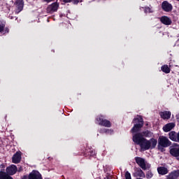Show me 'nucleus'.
<instances>
[{
  "mask_svg": "<svg viewBox=\"0 0 179 179\" xmlns=\"http://www.w3.org/2000/svg\"><path fill=\"white\" fill-rule=\"evenodd\" d=\"M162 8L165 12H171L173 10V6L166 1L162 3Z\"/></svg>",
  "mask_w": 179,
  "mask_h": 179,
  "instance_id": "obj_8",
  "label": "nucleus"
},
{
  "mask_svg": "<svg viewBox=\"0 0 179 179\" xmlns=\"http://www.w3.org/2000/svg\"><path fill=\"white\" fill-rule=\"evenodd\" d=\"M161 118L163 120H169L171 117V112L170 111H164L159 113Z\"/></svg>",
  "mask_w": 179,
  "mask_h": 179,
  "instance_id": "obj_19",
  "label": "nucleus"
},
{
  "mask_svg": "<svg viewBox=\"0 0 179 179\" xmlns=\"http://www.w3.org/2000/svg\"><path fill=\"white\" fill-rule=\"evenodd\" d=\"M160 21L162 23H163V24H166V26H170V24H171V23H172L171 19H170L167 16L162 17L160 18Z\"/></svg>",
  "mask_w": 179,
  "mask_h": 179,
  "instance_id": "obj_17",
  "label": "nucleus"
},
{
  "mask_svg": "<svg viewBox=\"0 0 179 179\" xmlns=\"http://www.w3.org/2000/svg\"><path fill=\"white\" fill-rule=\"evenodd\" d=\"M21 179H27V176H24V177H22Z\"/></svg>",
  "mask_w": 179,
  "mask_h": 179,
  "instance_id": "obj_27",
  "label": "nucleus"
},
{
  "mask_svg": "<svg viewBox=\"0 0 179 179\" xmlns=\"http://www.w3.org/2000/svg\"><path fill=\"white\" fill-rule=\"evenodd\" d=\"M136 163L142 169V170H148V166L146 165V162L143 158H141L139 157H135Z\"/></svg>",
  "mask_w": 179,
  "mask_h": 179,
  "instance_id": "obj_4",
  "label": "nucleus"
},
{
  "mask_svg": "<svg viewBox=\"0 0 179 179\" xmlns=\"http://www.w3.org/2000/svg\"><path fill=\"white\" fill-rule=\"evenodd\" d=\"M17 171V167L14 164L10 165L6 169V172L8 173V174H10V176H13V174H16Z\"/></svg>",
  "mask_w": 179,
  "mask_h": 179,
  "instance_id": "obj_10",
  "label": "nucleus"
},
{
  "mask_svg": "<svg viewBox=\"0 0 179 179\" xmlns=\"http://www.w3.org/2000/svg\"><path fill=\"white\" fill-rule=\"evenodd\" d=\"M125 178L126 179H132V178L131 177V173L128 171H126L125 173Z\"/></svg>",
  "mask_w": 179,
  "mask_h": 179,
  "instance_id": "obj_23",
  "label": "nucleus"
},
{
  "mask_svg": "<svg viewBox=\"0 0 179 179\" xmlns=\"http://www.w3.org/2000/svg\"><path fill=\"white\" fill-rule=\"evenodd\" d=\"M29 179H43L41 174L37 171H33L29 176Z\"/></svg>",
  "mask_w": 179,
  "mask_h": 179,
  "instance_id": "obj_12",
  "label": "nucleus"
},
{
  "mask_svg": "<svg viewBox=\"0 0 179 179\" xmlns=\"http://www.w3.org/2000/svg\"><path fill=\"white\" fill-rule=\"evenodd\" d=\"M15 13H20L23 10V6H24V3L23 0H17L15 3Z\"/></svg>",
  "mask_w": 179,
  "mask_h": 179,
  "instance_id": "obj_5",
  "label": "nucleus"
},
{
  "mask_svg": "<svg viewBox=\"0 0 179 179\" xmlns=\"http://www.w3.org/2000/svg\"><path fill=\"white\" fill-rule=\"evenodd\" d=\"M8 10H10V9L9 8H8Z\"/></svg>",
  "mask_w": 179,
  "mask_h": 179,
  "instance_id": "obj_33",
  "label": "nucleus"
},
{
  "mask_svg": "<svg viewBox=\"0 0 179 179\" xmlns=\"http://www.w3.org/2000/svg\"><path fill=\"white\" fill-rule=\"evenodd\" d=\"M22 160V152H17L12 157V162L15 164H17V163H20Z\"/></svg>",
  "mask_w": 179,
  "mask_h": 179,
  "instance_id": "obj_7",
  "label": "nucleus"
},
{
  "mask_svg": "<svg viewBox=\"0 0 179 179\" xmlns=\"http://www.w3.org/2000/svg\"><path fill=\"white\" fill-rule=\"evenodd\" d=\"M3 29H5V23L0 20V33L3 31Z\"/></svg>",
  "mask_w": 179,
  "mask_h": 179,
  "instance_id": "obj_21",
  "label": "nucleus"
},
{
  "mask_svg": "<svg viewBox=\"0 0 179 179\" xmlns=\"http://www.w3.org/2000/svg\"><path fill=\"white\" fill-rule=\"evenodd\" d=\"M151 12H152V9L150 8H149V7L145 8V13H151Z\"/></svg>",
  "mask_w": 179,
  "mask_h": 179,
  "instance_id": "obj_24",
  "label": "nucleus"
},
{
  "mask_svg": "<svg viewBox=\"0 0 179 179\" xmlns=\"http://www.w3.org/2000/svg\"><path fill=\"white\" fill-rule=\"evenodd\" d=\"M22 170H23V169H22V167H20V168L18 169V171H22Z\"/></svg>",
  "mask_w": 179,
  "mask_h": 179,
  "instance_id": "obj_29",
  "label": "nucleus"
},
{
  "mask_svg": "<svg viewBox=\"0 0 179 179\" xmlns=\"http://www.w3.org/2000/svg\"><path fill=\"white\" fill-rule=\"evenodd\" d=\"M146 177L147 178H152V177H153V173H152V171H148L146 173Z\"/></svg>",
  "mask_w": 179,
  "mask_h": 179,
  "instance_id": "obj_22",
  "label": "nucleus"
},
{
  "mask_svg": "<svg viewBox=\"0 0 179 179\" xmlns=\"http://www.w3.org/2000/svg\"><path fill=\"white\" fill-rule=\"evenodd\" d=\"M169 139H171V141H173V142H178V134H177V133H176V131H170L169 133Z\"/></svg>",
  "mask_w": 179,
  "mask_h": 179,
  "instance_id": "obj_18",
  "label": "nucleus"
},
{
  "mask_svg": "<svg viewBox=\"0 0 179 179\" xmlns=\"http://www.w3.org/2000/svg\"><path fill=\"white\" fill-rule=\"evenodd\" d=\"M4 6H8V4H6V3H3Z\"/></svg>",
  "mask_w": 179,
  "mask_h": 179,
  "instance_id": "obj_31",
  "label": "nucleus"
},
{
  "mask_svg": "<svg viewBox=\"0 0 179 179\" xmlns=\"http://www.w3.org/2000/svg\"><path fill=\"white\" fill-rule=\"evenodd\" d=\"M59 5L57 3H53L51 5L48 6L47 8V12L51 13L52 12H57L58 10Z\"/></svg>",
  "mask_w": 179,
  "mask_h": 179,
  "instance_id": "obj_13",
  "label": "nucleus"
},
{
  "mask_svg": "<svg viewBox=\"0 0 179 179\" xmlns=\"http://www.w3.org/2000/svg\"><path fill=\"white\" fill-rule=\"evenodd\" d=\"M74 3H79L78 1H74Z\"/></svg>",
  "mask_w": 179,
  "mask_h": 179,
  "instance_id": "obj_28",
  "label": "nucleus"
},
{
  "mask_svg": "<svg viewBox=\"0 0 179 179\" xmlns=\"http://www.w3.org/2000/svg\"><path fill=\"white\" fill-rule=\"evenodd\" d=\"M174 127H176L175 123H168L163 127V131L164 132H170V131H171V129H173Z\"/></svg>",
  "mask_w": 179,
  "mask_h": 179,
  "instance_id": "obj_14",
  "label": "nucleus"
},
{
  "mask_svg": "<svg viewBox=\"0 0 179 179\" xmlns=\"http://www.w3.org/2000/svg\"><path fill=\"white\" fill-rule=\"evenodd\" d=\"M177 1H178V2H179V0H177Z\"/></svg>",
  "mask_w": 179,
  "mask_h": 179,
  "instance_id": "obj_34",
  "label": "nucleus"
},
{
  "mask_svg": "<svg viewBox=\"0 0 179 179\" xmlns=\"http://www.w3.org/2000/svg\"><path fill=\"white\" fill-rule=\"evenodd\" d=\"M46 2H51L52 0H45Z\"/></svg>",
  "mask_w": 179,
  "mask_h": 179,
  "instance_id": "obj_30",
  "label": "nucleus"
},
{
  "mask_svg": "<svg viewBox=\"0 0 179 179\" xmlns=\"http://www.w3.org/2000/svg\"><path fill=\"white\" fill-rule=\"evenodd\" d=\"M111 130L110 129H104L103 132H106V134H109Z\"/></svg>",
  "mask_w": 179,
  "mask_h": 179,
  "instance_id": "obj_25",
  "label": "nucleus"
},
{
  "mask_svg": "<svg viewBox=\"0 0 179 179\" xmlns=\"http://www.w3.org/2000/svg\"><path fill=\"white\" fill-rule=\"evenodd\" d=\"M157 173L159 176H166V174H169V169L164 166H159L157 168Z\"/></svg>",
  "mask_w": 179,
  "mask_h": 179,
  "instance_id": "obj_15",
  "label": "nucleus"
},
{
  "mask_svg": "<svg viewBox=\"0 0 179 179\" xmlns=\"http://www.w3.org/2000/svg\"><path fill=\"white\" fill-rule=\"evenodd\" d=\"M161 70L162 72L164 73H170V68L169 67L168 65H164L161 67Z\"/></svg>",
  "mask_w": 179,
  "mask_h": 179,
  "instance_id": "obj_20",
  "label": "nucleus"
},
{
  "mask_svg": "<svg viewBox=\"0 0 179 179\" xmlns=\"http://www.w3.org/2000/svg\"><path fill=\"white\" fill-rule=\"evenodd\" d=\"M134 177H137V178L138 177L139 178H145V177H146L145 172H143V171L139 168L136 169V172L134 173Z\"/></svg>",
  "mask_w": 179,
  "mask_h": 179,
  "instance_id": "obj_16",
  "label": "nucleus"
},
{
  "mask_svg": "<svg viewBox=\"0 0 179 179\" xmlns=\"http://www.w3.org/2000/svg\"><path fill=\"white\" fill-rule=\"evenodd\" d=\"M149 135H150V131H146L141 134H136L133 136V142L136 143V145H139L141 150L143 152H145V150H149V149H155L157 145V140L155 138L148 140L143 138V136L148 138Z\"/></svg>",
  "mask_w": 179,
  "mask_h": 179,
  "instance_id": "obj_1",
  "label": "nucleus"
},
{
  "mask_svg": "<svg viewBox=\"0 0 179 179\" xmlns=\"http://www.w3.org/2000/svg\"><path fill=\"white\" fill-rule=\"evenodd\" d=\"M71 0H64V2L66 3H68L69 2H71Z\"/></svg>",
  "mask_w": 179,
  "mask_h": 179,
  "instance_id": "obj_26",
  "label": "nucleus"
},
{
  "mask_svg": "<svg viewBox=\"0 0 179 179\" xmlns=\"http://www.w3.org/2000/svg\"><path fill=\"white\" fill-rule=\"evenodd\" d=\"M134 122H138L136 124L134 127L131 129L132 134H135V132H138L140 131L141 128L143 127V119L141 116H137L136 118H134Z\"/></svg>",
  "mask_w": 179,
  "mask_h": 179,
  "instance_id": "obj_3",
  "label": "nucleus"
},
{
  "mask_svg": "<svg viewBox=\"0 0 179 179\" xmlns=\"http://www.w3.org/2000/svg\"><path fill=\"white\" fill-rule=\"evenodd\" d=\"M170 153L173 157H176L177 160H179V147H174L170 150Z\"/></svg>",
  "mask_w": 179,
  "mask_h": 179,
  "instance_id": "obj_11",
  "label": "nucleus"
},
{
  "mask_svg": "<svg viewBox=\"0 0 179 179\" xmlns=\"http://www.w3.org/2000/svg\"><path fill=\"white\" fill-rule=\"evenodd\" d=\"M96 122L99 125H102L103 127H106L107 128H110L111 127V122L107 120H103L101 117H97L96 118Z\"/></svg>",
  "mask_w": 179,
  "mask_h": 179,
  "instance_id": "obj_6",
  "label": "nucleus"
},
{
  "mask_svg": "<svg viewBox=\"0 0 179 179\" xmlns=\"http://www.w3.org/2000/svg\"><path fill=\"white\" fill-rule=\"evenodd\" d=\"M166 179H178L179 178V170H175L169 173V175L166 176Z\"/></svg>",
  "mask_w": 179,
  "mask_h": 179,
  "instance_id": "obj_9",
  "label": "nucleus"
},
{
  "mask_svg": "<svg viewBox=\"0 0 179 179\" xmlns=\"http://www.w3.org/2000/svg\"><path fill=\"white\" fill-rule=\"evenodd\" d=\"M104 179H111V178H105Z\"/></svg>",
  "mask_w": 179,
  "mask_h": 179,
  "instance_id": "obj_32",
  "label": "nucleus"
},
{
  "mask_svg": "<svg viewBox=\"0 0 179 179\" xmlns=\"http://www.w3.org/2000/svg\"><path fill=\"white\" fill-rule=\"evenodd\" d=\"M171 145V142L166 136H161L158 139V149L163 150V148H169Z\"/></svg>",
  "mask_w": 179,
  "mask_h": 179,
  "instance_id": "obj_2",
  "label": "nucleus"
}]
</instances>
